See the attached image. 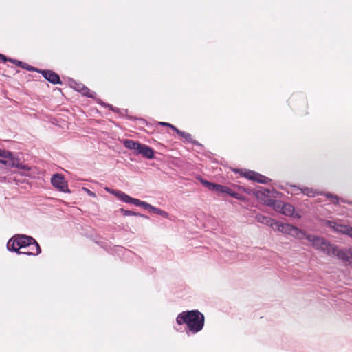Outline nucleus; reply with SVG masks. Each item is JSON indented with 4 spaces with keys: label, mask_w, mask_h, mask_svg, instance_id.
<instances>
[{
    "label": "nucleus",
    "mask_w": 352,
    "mask_h": 352,
    "mask_svg": "<svg viewBox=\"0 0 352 352\" xmlns=\"http://www.w3.org/2000/svg\"><path fill=\"white\" fill-rule=\"evenodd\" d=\"M8 250L17 254L36 256L41 252L36 241L32 236L17 234L11 238L7 243Z\"/></svg>",
    "instance_id": "1"
},
{
    "label": "nucleus",
    "mask_w": 352,
    "mask_h": 352,
    "mask_svg": "<svg viewBox=\"0 0 352 352\" xmlns=\"http://www.w3.org/2000/svg\"><path fill=\"white\" fill-rule=\"evenodd\" d=\"M176 322L178 324H186L189 331L197 333L204 326V316L198 310L183 311L178 314Z\"/></svg>",
    "instance_id": "2"
},
{
    "label": "nucleus",
    "mask_w": 352,
    "mask_h": 352,
    "mask_svg": "<svg viewBox=\"0 0 352 352\" xmlns=\"http://www.w3.org/2000/svg\"><path fill=\"white\" fill-rule=\"evenodd\" d=\"M124 146L130 149L134 150L136 155H142L147 159L154 158V151L146 144H140L133 140L126 139L124 141Z\"/></svg>",
    "instance_id": "3"
},
{
    "label": "nucleus",
    "mask_w": 352,
    "mask_h": 352,
    "mask_svg": "<svg viewBox=\"0 0 352 352\" xmlns=\"http://www.w3.org/2000/svg\"><path fill=\"white\" fill-rule=\"evenodd\" d=\"M8 153V155L6 154V156H1L5 158L4 160H0V164H2L8 167H15L24 172L21 175L24 176H29L30 175L26 173L31 170V167L27 164H23L20 162V160L16 157L12 152L6 151Z\"/></svg>",
    "instance_id": "4"
},
{
    "label": "nucleus",
    "mask_w": 352,
    "mask_h": 352,
    "mask_svg": "<svg viewBox=\"0 0 352 352\" xmlns=\"http://www.w3.org/2000/svg\"><path fill=\"white\" fill-rule=\"evenodd\" d=\"M200 182L208 190L214 191L219 195L226 194L237 199H242V196L240 194L234 192L232 189L226 186L212 183L201 178H200Z\"/></svg>",
    "instance_id": "5"
},
{
    "label": "nucleus",
    "mask_w": 352,
    "mask_h": 352,
    "mask_svg": "<svg viewBox=\"0 0 352 352\" xmlns=\"http://www.w3.org/2000/svg\"><path fill=\"white\" fill-rule=\"evenodd\" d=\"M306 239L311 243L312 246L315 249L331 256V252H332L333 245L330 243L324 238L312 234H308V236H306Z\"/></svg>",
    "instance_id": "6"
},
{
    "label": "nucleus",
    "mask_w": 352,
    "mask_h": 352,
    "mask_svg": "<svg viewBox=\"0 0 352 352\" xmlns=\"http://www.w3.org/2000/svg\"><path fill=\"white\" fill-rule=\"evenodd\" d=\"M51 183L54 188H57L60 191L64 192H70V190L67 186V184L63 175L60 174L54 175L51 179Z\"/></svg>",
    "instance_id": "7"
},
{
    "label": "nucleus",
    "mask_w": 352,
    "mask_h": 352,
    "mask_svg": "<svg viewBox=\"0 0 352 352\" xmlns=\"http://www.w3.org/2000/svg\"><path fill=\"white\" fill-rule=\"evenodd\" d=\"M106 190L108 192H110L111 193L115 195L117 197H118L120 200H122V201H124L125 203L133 204L137 206H141L142 204L143 203L142 201L135 199V198H132L122 191L116 190H111L107 188H106Z\"/></svg>",
    "instance_id": "8"
},
{
    "label": "nucleus",
    "mask_w": 352,
    "mask_h": 352,
    "mask_svg": "<svg viewBox=\"0 0 352 352\" xmlns=\"http://www.w3.org/2000/svg\"><path fill=\"white\" fill-rule=\"evenodd\" d=\"M38 72L42 74L43 76L52 84H60L59 76L52 70H38Z\"/></svg>",
    "instance_id": "9"
},
{
    "label": "nucleus",
    "mask_w": 352,
    "mask_h": 352,
    "mask_svg": "<svg viewBox=\"0 0 352 352\" xmlns=\"http://www.w3.org/2000/svg\"><path fill=\"white\" fill-rule=\"evenodd\" d=\"M335 255L338 258L341 259L344 262H349L350 261V256L349 252L345 250H339L336 246H333L332 252H331V256Z\"/></svg>",
    "instance_id": "10"
},
{
    "label": "nucleus",
    "mask_w": 352,
    "mask_h": 352,
    "mask_svg": "<svg viewBox=\"0 0 352 352\" xmlns=\"http://www.w3.org/2000/svg\"><path fill=\"white\" fill-rule=\"evenodd\" d=\"M334 229L339 232L345 234L352 238V228L348 226L336 224Z\"/></svg>",
    "instance_id": "11"
},
{
    "label": "nucleus",
    "mask_w": 352,
    "mask_h": 352,
    "mask_svg": "<svg viewBox=\"0 0 352 352\" xmlns=\"http://www.w3.org/2000/svg\"><path fill=\"white\" fill-rule=\"evenodd\" d=\"M291 232L289 235H292V236L298 238L300 239L302 238L306 239V236H308L309 234H307L305 231L298 228L297 227H295L294 226H292L290 228Z\"/></svg>",
    "instance_id": "12"
},
{
    "label": "nucleus",
    "mask_w": 352,
    "mask_h": 352,
    "mask_svg": "<svg viewBox=\"0 0 352 352\" xmlns=\"http://www.w3.org/2000/svg\"><path fill=\"white\" fill-rule=\"evenodd\" d=\"M256 219L261 223L267 225L270 227H273V226L275 224L274 221L269 217H266L262 214H258L256 216Z\"/></svg>",
    "instance_id": "13"
},
{
    "label": "nucleus",
    "mask_w": 352,
    "mask_h": 352,
    "mask_svg": "<svg viewBox=\"0 0 352 352\" xmlns=\"http://www.w3.org/2000/svg\"><path fill=\"white\" fill-rule=\"evenodd\" d=\"M10 61L16 64V65H18L19 67H21V68H23V69H25L28 71H38L37 69L34 68V67L25 63H23L22 61H20V60H15V59H10Z\"/></svg>",
    "instance_id": "14"
},
{
    "label": "nucleus",
    "mask_w": 352,
    "mask_h": 352,
    "mask_svg": "<svg viewBox=\"0 0 352 352\" xmlns=\"http://www.w3.org/2000/svg\"><path fill=\"white\" fill-rule=\"evenodd\" d=\"M294 208L289 204H284L281 213L284 215L291 217L294 214Z\"/></svg>",
    "instance_id": "15"
},
{
    "label": "nucleus",
    "mask_w": 352,
    "mask_h": 352,
    "mask_svg": "<svg viewBox=\"0 0 352 352\" xmlns=\"http://www.w3.org/2000/svg\"><path fill=\"white\" fill-rule=\"evenodd\" d=\"M278 226V229L280 232L283 233H285L287 234H289L291 232L290 228L292 227V225L287 224V223H280L278 222H275V224Z\"/></svg>",
    "instance_id": "16"
},
{
    "label": "nucleus",
    "mask_w": 352,
    "mask_h": 352,
    "mask_svg": "<svg viewBox=\"0 0 352 352\" xmlns=\"http://www.w3.org/2000/svg\"><path fill=\"white\" fill-rule=\"evenodd\" d=\"M254 175L255 177H254L253 181L256 182L258 183L267 184L270 181V179L268 177L262 175L256 172H255Z\"/></svg>",
    "instance_id": "17"
},
{
    "label": "nucleus",
    "mask_w": 352,
    "mask_h": 352,
    "mask_svg": "<svg viewBox=\"0 0 352 352\" xmlns=\"http://www.w3.org/2000/svg\"><path fill=\"white\" fill-rule=\"evenodd\" d=\"M80 93L82 96H87L88 98H94L96 96V93L94 91H91L88 87L83 86L82 89H81Z\"/></svg>",
    "instance_id": "18"
},
{
    "label": "nucleus",
    "mask_w": 352,
    "mask_h": 352,
    "mask_svg": "<svg viewBox=\"0 0 352 352\" xmlns=\"http://www.w3.org/2000/svg\"><path fill=\"white\" fill-rule=\"evenodd\" d=\"M180 137H182V138H184L186 140L187 142H192V135L188 133H186V132H184V131H182L180 130H179L178 129L176 130L175 131Z\"/></svg>",
    "instance_id": "19"
},
{
    "label": "nucleus",
    "mask_w": 352,
    "mask_h": 352,
    "mask_svg": "<svg viewBox=\"0 0 352 352\" xmlns=\"http://www.w3.org/2000/svg\"><path fill=\"white\" fill-rule=\"evenodd\" d=\"M284 204L285 203L280 200H276L272 208L275 211L281 213Z\"/></svg>",
    "instance_id": "20"
},
{
    "label": "nucleus",
    "mask_w": 352,
    "mask_h": 352,
    "mask_svg": "<svg viewBox=\"0 0 352 352\" xmlns=\"http://www.w3.org/2000/svg\"><path fill=\"white\" fill-rule=\"evenodd\" d=\"M300 190L303 194L309 197H314L316 194H318L316 191H314L313 189L309 188H300Z\"/></svg>",
    "instance_id": "21"
},
{
    "label": "nucleus",
    "mask_w": 352,
    "mask_h": 352,
    "mask_svg": "<svg viewBox=\"0 0 352 352\" xmlns=\"http://www.w3.org/2000/svg\"><path fill=\"white\" fill-rule=\"evenodd\" d=\"M120 212L124 215V216H131V215H133V216H140V217H144V215H142L136 212H134V211H131V210H124V209H120Z\"/></svg>",
    "instance_id": "22"
},
{
    "label": "nucleus",
    "mask_w": 352,
    "mask_h": 352,
    "mask_svg": "<svg viewBox=\"0 0 352 352\" xmlns=\"http://www.w3.org/2000/svg\"><path fill=\"white\" fill-rule=\"evenodd\" d=\"M325 197L328 199H330L333 204H338L339 198L337 195H333L330 192H327L325 194Z\"/></svg>",
    "instance_id": "23"
},
{
    "label": "nucleus",
    "mask_w": 352,
    "mask_h": 352,
    "mask_svg": "<svg viewBox=\"0 0 352 352\" xmlns=\"http://www.w3.org/2000/svg\"><path fill=\"white\" fill-rule=\"evenodd\" d=\"M151 211L164 217H168V213L164 210H160L158 208L153 206Z\"/></svg>",
    "instance_id": "24"
},
{
    "label": "nucleus",
    "mask_w": 352,
    "mask_h": 352,
    "mask_svg": "<svg viewBox=\"0 0 352 352\" xmlns=\"http://www.w3.org/2000/svg\"><path fill=\"white\" fill-rule=\"evenodd\" d=\"M254 175H255V172L252 171V170H245L243 173V176L245 178L249 179L250 180H253L254 177H255Z\"/></svg>",
    "instance_id": "25"
},
{
    "label": "nucleus",
    "mask_w": 352,
    "mask_h": 352,
    "mask_svg": "<svg viewBox=\"0 0 352 352\" xmlns=\"http://www.w3.org/2000/svg\"><path fill=\"white\" fill-rule=\"evenodd\" d=\"M159 124L161 126L170 127L174 131H176V130L177 129V128H176L175 126H173V124L168 123V122H159Z\"/></svg>",
    "instance_id": "26"
},
{
    "label": "nucleus",
    "mask_w": 352,
    "mask_h": 352,
    "mask_svg": "<svg viewBox=\"0 0 352 352\" xmlns=\"http://www.w3.org/2000/svg\"><path fill=\"white\" fill-rule=\"evenodd\" d=\"M275 199H270V198H267L266 199L264 200V203L265 205L268 206H270V207H272L274 202H275Z\"/></svg>",
    "instance_id": "27"
},
{
    "label": "nucleus",
    "mask_w": 352,
    "mask_h": 352,
    "mask_svg": "<svg viewBox=\"0 0 352 352\" xmlns=\"http://www.w3.org/2000/svg\"><path fill=\"white\" fill-rule=\"evenodd\" d=\"M84 85L81 83H77L75 82L74 85L73 86L74 89H76L77 91L80 92L81 89H82Z\"/></svg>",
    "instance_id": "28"
},
{
    "label": "nucleus",
    "mask_w": 352,
    "mask_h": 352,
    "mask_svg": "<svg viewBox=\"0 0 352 352\" xmlns=\"http://www.w3.org/2000/svg\"><path fill=\"white\" fill-rule=\"evenodd\" d=\"M82 190H84L90 197H96V195L95 192L91 191L89 189H88L87 188L83 187Z\"/></svg>",
    "instance_id": "29"
},
{
    "label": "nucleus",
    "mask_w": 352,
    "mask_h": 352,
    "mask_svg": "<svg viewBox=\"0 0 352 352\" xmlns=\"http://www.w3.org/2000/svg\"><path fill=\"white\" fill-rule=\"evenodd\" d=\"M141 206L143 207L144 209H146L150 211H151L152 208H153V206H151V204H149L145 201H143Z\"/></svg>",
    "instance_id": "30"
},
{
    "label": "nucleus",
    "mask_w": 352,
    "mask_h": 352,
    "mask_svg": "<svg viewBox=\"0 0 352 352\" xmlns=\"http://www.w3.org/2000/svg\"><path fill=\"white\" fill-rule=\"evenodd\" d=\"M10 58H8L5 55L0 54V61L1 62H6L10 61Z\"/></svg>",
    "instance_id": "31"
},
{
    "label": "nucleus",
    "mask_w": 352,
    "mask_h": 352,
    "mask_svg": "<svg viewBox=\"0 0 352 352\" xmlns=\"http://www.w3.org/2000/svg\"><path fill=\"white\" fill-rule=\"evenodd\" d=\"M6 154L8 155V153L6 152V150L0 149V156H6Z\"/></svg>",
    "instance_id": "32"
},
{
    "label": "nucleus",
    "mask_w": 352,
    "mask_h": 352,
    "mask_svg": "<svg viewBox=\"0 0 352 352\" xmlns=\"http://www.w3.org/2000/svg\"><path fill=\"white\" fill-rule=\"evenodd\" d=\"M107 107H108L110 110H111V111H117V109H115V108H114L111 104H108V105H107Z\"/></svg>",
    "instance_id": "33"
},
{
    "label": "nucleus",
    "mask_w": 352,
    "mask_h": 352,
    "mask_svg": "<svg viewBox=\"0 0 352 352\" xmlns=\"http://www.w3.org/2000/svg\"><path fill=\"white\" fill-rule=\"evenodd\" d=\"M349 254H351V256H352V248H351V249H350V250H349Z\"/></svg>",
    "instance_id": "34"
},
{
    "label": "nucleus",
    "mask_w": 352,
    "mask_h": 352,
    "mask_svg": "<svg viewBox=\"0 0 352 352\" xmlns=\"http://www.w3.org/2000/svg\"><path fill=\"white\" fill-rule=\"evenodd\" d=\"M24 252H28V249H25V250Z\"/></svg>",
    "instance_id": "35"
}]
</instances>
